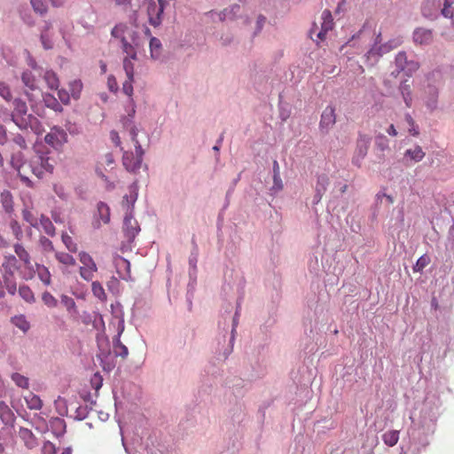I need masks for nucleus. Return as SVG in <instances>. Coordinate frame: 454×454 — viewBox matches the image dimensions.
Instances as JSON below:
<instances>
[{"label":"nucleus","mask_w":454,"mask_h":454,"mask_svg":"<svg viewBox=\"0 0 454 454\" xmlns=\"http://www.w3.org/2000/svg\"><path fill=\"white\" fill-rule=\"evenodd\" d=\"M13 141L16 145H18L20 148L25 149L27 148V143L25 138L21 135H17Z\"/></svg>","instance_id":"e2e57ef3"},{"label":"nucleus","mask_w":454,"mask_h":454,"mask_svg":"<svg viewBox=\"0 0 454 454\" xmlns=\"http://www.w3.org/2000/svg\"><path fill=\"white\" fill-rule=\"evenodd\" d=\"M61 238L64 245L68 249V251H70L71 253L77 252V244L74 242L73 239L68 234L63 233Z\"/></svg>","instance_id":"de8ad7c7"},{"label":"nucleus","mask_w":454,"mask_h":454,"mask_svg":"<svg viewBox=\"0 0 454 454\" xmlns=\"http://www.w3.org/2000/svg\"><path fill=\"white\" fill-rule=\"evenodd\" d=\"M16 291L17 284L13 277V271L12 269H9V271L5 272L3 278H0V298H4L6 292L11 295H14Z\"/></svg>","instance_id":"9d476101"},{"label":"nucleus","mask_w":454,"mask_h":454,"mask_svg":"<svg viewBox=\"0 0 454 454\" xmlns=\"http://www.w3.org/2000/svg\"><path fill=\"white\" fill-rule=\"evenodd\" d=\"M166 6L164 0H147L148 21L153 27H158L162 21V14Z\"/></svg>","instance_id":"423d86ee"},{"label":"nucleus","mask_w":454,"mask_h":454,"mask_svg":"<svg viewBox=\"0 0 454 454\" xmlns=\"http://www.w3.org/2000/svg\"><path fill=\"white\" fill-rule=\"evenodd\" d=\"M98 213L104 223H108L110 221V208L109 207L104 203L99 202L98 204Z\"/></svg>","instance_id":"58836bf2"},{"label":"nucleus","mask_w":454,"mask_h":454,"mask_svg":"<svg viewBox=\"0 0 454 454\" xmlns=\"http://www.w3.org/2000/svg\"><path fill=\"white\" fill-rule=\"evenodd\" d=\"M400 89H401V91H402V94H403V99H404V102H405L406 106L408 107H410L411 105V96L410 85L406 84L405 82H403L401 85Z\"/></svg>","instance_id":"3c124183"},{"label":"nucleus","mask_w":454,"mask_h":454,"mask_svg":"<svg viewBox=\"0 0 454 454\" xmlns=\"http://www.w3.org/2000/svg\"><path fill=\"white\" fill-rule=\"evenodd\" d=\"M10 227H11L13 235L15 236V238L18 240H20L23 236V231H22V229L20 227V223L16 220H12L10 223Z\"/></svg>","instance_id":"603ef678"},{"label":"nucleus","mask_w":454,"mask_h":454,"mask_svg":"<svg viewBox=\"0 0 454 454\" xmlns=\"http://www.w3.org/2000/svg\"><path fill=\"white\" fill-rule=\"evenodd\" d=\"M114 352L117 356L122 358H126L129 355L128 348L121 342L119 336L114 340Z\"/></svg>","instance_id":"f704fd0d"},{"label":"nucleus","mask_w":454,"mask_h":454,"mask_svg":"<svg viewBox=\"0 0 454 454\" xmlns=\"http://www.w3.org/2000/svg\"><path fill=\"white\" fill-rule=\"evenodd\" d=\"M453 4L454 0H444L441 13L444 18L451 19L454 25V12L452 9Z\"/></svg>","instance_id":"4c0bfd02"},{"label":"nucleus","mask_w":454,"mask_h":454,"mask_svg":"<svg viewBox=\"0 0 454 454\" xmlns=\"http://www.w3.org/2000/svg\"><path fill=\"white\" fill-rule=\"evenodd\" d=\"M20 296L27 303L35 301V294L28 286H20L19 288Z\"/></svg>","instance_id":"72a5a7b5"},{"label":"nucleus","mask_w":454,"mask_h":454,"mask_svg":"<svg viewBox=\"0 0 454 454\" xmlns=\"http://www.w3.org/2000/svg\"><path fill=\"white\" fill-rule=\"evenodd\" d=\"M43 78L51 90H57L59 88V81L54 72L46 71Z\"/></svg>","instance_id":"c9c22d12"},{"label":"nucleus","mask_w":454,"mask_h":454,"mask_svg":"<svg viewBox=\"0 0 454 454\" xmlns=\"http://www.w3.org/2000/svg\"><path fill=\"white\" fill-rule=\"evenodd\" d=\"M387 132L388 135L392 136V137H395L397 136V131L395 129V127L394 126V124H391L388 129H387Z\"/></svg>","instance_id":"338daca9"},{"label":"nucleus","mask_w":454,"mask_h":454,"mask_svg":"<svg viewBox=\"0 0 454 454\" xmlns=\"http://www.w3.org/2000/svg\"><path fill=\"white\" fill-rule=\"evenodd\" d=\"M55 257L59 262L65 266H74L76 264L75 259L69 254L65 252H56Z\"/></svg>","instance_id":"2f4dec72"},{"label":"nucleus","mask_w":454,"mask_h":454,"mask_svg":"<svg viewBox=\"0 0 454 454\" xmlns=\"http://www.w3.org/2000/svg\"><path fill=\"white\" fill-rule=\"evenodd\" d=\"M30 3L36 13L43 15L47 12L48 8L45 0H30Z\"/></svg>","instance_id":"79ce46f5"},{"label":"nucleus","mask_w":454,"mask_h":454,"mask_svg":"<svg viewBox=\"0 0 454 454\" xmlns=\"http://www.w3.org/2000/svg\"><path fill=\"white\" fill-rule=\"evenodd\" d=\"M52 29V23L49 20H44L41 28V42L45 50L52 49L53 41L51 38V30Z\"/></svg>","instance_id":"dca6fc26"},{"label":"nucleus","mask_w":454,"mask_h":454,"mask_svg":"<svg viewBox=\"0 0 454 454\" xmlns=\"http://www.w3.org/2000/svg\"><path fill=\"white\" fill-rule=\"evenodd\" d=\"M14 252L23 263V267L20 271V276L25 280H30L35 274V270L32 263L31 256L27 249L20 243L13 246Z\"/></svg>","instance_id":"39448f33"},{"label":"nucleus","mask_w":454,"mask_h":454,"mask_svg":"<svg viewBox=\"0 0 454 454\" xmlns=\"http://www.w3.org/2000/svg\"><path fill=\"white\" fill-rule=\"evenodd\" d=\"M67 135L63 129L54 127L51 129V132L45 136L44 140L48 145L56 147L63 145L67 141Z\"/></svg>","instance_id":"9b49d317"},{"label":"nucleus","mask_w":454,"mask_h":454,"mask_svg":"<svg viewBox=\"0 0 454 454\" xmlns=\"http://www.w3.org/2000/svg\"><path fill=\"white\" fill-rule=\"evenodd\" d=\"M0 97L7 102H10L12 98L10 86L4 82H0Z\"/></svg>","instance_id":"09e8293b"},{"label":"nucleus","mask_w":454,"mask_h":454,"mask_svg":"<svg viewBox=\"0 0 454 454\" xmlns=\"http://www.w3.org/2000/svg\"><path fill=\"white\" fill-rule=\"evenodd\" d=\"M32 174L41 178L45 173H52L55 160L48 154L35 153L31 158Z\"/></svg>","instance_id":"20e7f679"},{"label":"nucleus","mask_w":454,"mask_h":454,"mask_svg":"<svg viewBox=\"0 0 454 454\" xmlns=\"http://www.w3.org/2000/svg\"><path fill=\"white\" fill-rule=\"evenodd\" d=\"M61 302L66 307L67 310L71 316H77L78 310L75 304V301L73 298L67 296V295H62L61 296Z\"/></svg>","instance_id":"c756f323"},{"label":"nucleus","mask_w":454,"mask_h":454,"mask_svg":"<svg viewBox=\"0 0 454 454\" xmlns=\"http://www.w3.org/2000/svg\"><path fill=\"white\" fill-rule=\"evenodd\" d=\"M129 132L130 139L133 141L135 145L136 155H134L132 152H125L122 157V163L128 171L135 173L141 167L144 152L141 145L137 139V129L132 126Z\"/></svg>","instance_id":"7ed1b4c3"},{"label":"nucleus","mask_w":454,"mask_h":454,"mask_svg":"<svg viewBox=\"0 0 454 454\" xmlns=\"http://www.w3.org/2000/svg\"><path fill=\"white\" fill-rule=\"evenodd\" d=\"M321 18L323 20L321 23V29L317 34V37L323 41L325 38L327 32L332 30L333 27V19L332 12L329 10L323 11Z\"/></svg>","instance_id":"f8f14e48"},{"label":"nucleus","mask_w":454,"mask_h":454,"mask_svg":"<svg viewBox=\"0 0 454 454\" xmlns=\"http://www.w3.org/2000/svg\"><path fill=\"white\" fill-rule=\"evenodd\" d=\"M11 165L17 170L20 178L28 182V175L32 174V160L24 161L23 154L21 152L15 153L12 155Z\"/></svg>","instance_id":"0eeeda50"},{"label":"nucleus","mask_w":454,"mask_h":454,"mask_svg":"<svg viewBox=\"0 0 454 454\" xmlns=\"http://www.w3.org/2000/svg\"><path fill=\"white\" fill-rule=\"evenodd\" d=\"M20 437L24 441L26 446L32 449L35 445V437L31 430L21 427L19 431Z\"/></svg>","instance_id":"393cba45"},{"label":"nucleus","mask_w":454,"mask_h":454,"mask_svg":"<svg viewBox=\"0 0 454 454\" xmlns=\"http://www.w3.org/2000/svg\"><path fill=\"white\" fill-rule=\"evenodd\" d=\"M405 121L409 125V133L412 136H418L419 134L418 128L415 125V121L410 114L405 115Z\"/></svg>","instance_id":"5fc2aeb1"},{"label":"nucleus","mask_w":454,"mask_h":454,"mask_svg":"<svg viewBox=\"0 0 454 454\" xmlns=\"http://www.w3.org/2000/svg\"><path fill=\"white\" fill-rule=\"evenodd\" d=\"M413 40L418 44H428L433 40V33L430 29L417 28L413 33Z\"/></svg>","instance_id":"a211bd4d"},{"label":"nucleus","mask_w":454,"mask_h":454,"mask_svg":"<svg viewBox=\"0 0 454 454\" xmlns=\"http://www.w3.org/2000/svg\"><path fill=\"white\" fill-rule=\"evenodd\" d=\"M12 380L20 387L27 388L28 387V379L20 373H13Z\"/></svg>","instance_id":"8fccbe9b"},{"label":"nucleus","mask_w":454,"mask_h":454,"mask_svg":"<svg viewBox=\"0 0 454 454\" xmlns=\"http://www.w3.org/2000/svg\"><path fill=\"white\" fill-rule=\"evenodd\" d=\"M266 21V18L263 15H259L257 18V28L261 30Z\"/></svg>","instance_id":"69168bd1"},{"label":"nucleus","mask_w":454,"mask_h":454,"mask_svg":"<svg viewBox=\"0 0 454 454\" xmlns=\"http://www.w3.org/2000/svg\"><path fill=\"white\" fill-rule=\"evenodd\" d=\"M42 301L48 308H55L58 305V300L49 292L42 294Z\"/></svg>","instance_id":"49530a36"},{"label":"nucleus","mask_w":454,"mask_h":454,"mask_svg":"<svg viewBox=\"0 0 454 454\" xmlns=\"http://www.w3.org/2000/svg\"><path fill=\"white\" fill-rule=\"evenodd\" d=\"M113 37L120 40L122 51L126 54L123 59V68L127 78H134V64L137 59V50L142 46L138 34L136 30L124 23L117 24L111 31Z\"/></svg>","instance_id":"f257e3e1"},{"label":"nucleus","mask_w":454,"mask_h":454,"mask_svg":"<svg viewBox=\"0 0 454 454\" xmlns=\"http://www.w3.org/2000/svg\"><path fill=\"white\" fill-rule=\"evenodd\" d=\"M239 12L240 5L238 4H232L222 12L220 19L223 20L226 19L233 20L238 16Z\"/></svg>","instance_id":"c85d7f7f"},{"label":"nucleus","mask_w":454,"mask_h":454,"mask_svg":"<svg viewBox=\"0 0 454 454\" xmlns=\"http://www.w3.org/2000/svg\"><path fill=\"white\" fill-rule=\"evenodd\" d=\"M150 51L153 59H158L161 54V43L156 37H152L150 40Z\"/></svg>","instance_id":"473e14b6"},{"label":"nucleus","mask_w":454,"mask_h":454,"mask_svg":"<svg viewBox=\"0 0 454 454\" xmlns=\"http://www.w3.org/2000/svg\"><path fill=\"white\" fill-rule=\"evenodd\" d=\"M40 245H41L42 248L43 249V251H45V252H51L54 250L52 242L45 237H42L40 239Z\"/></svg>","instance_id":"4d7b16f0"},{"label":"nucleus","mask_w":454,"mask_h":454,"mask_svg":"<svg viewBox=\"0 0 454 454\" xmlns=\"http://www.w3.org/2000/svg\"><path fill=\"white\" fill-rule=\"evenodd\" d=\"M58 97L62 104L68 105L70 103V95L66 90H59L58 91Z\"/></svg>","instance_id":"bf43d9fd"},{"label":"nucleus","mask_w":454,"mask_h":454,"mask_svg":"<svg viewBox=\"0 0 454 454\" xmlns=\"http://www.w3.org/2000/svg\"><path fill=\"white\" fill-rule=\"evenodd\" d=\"M371 145V137L367 135H359L356 140V145L352 158V163L356 167H361L362 161L366 156Z\"/></svg>","instance_id":"1a4fd4ad"},{"label":"nucleus","mask_w":454,"mask_h":454,"mask_svg":"<svg viewBox=\"0 0 454 454\" xmlns=\"http://www.w3.org/2000/svg\"><path fill=\"white\" fill-rule=\"evenodd\" d=\"M105 160H106V162L108 166H111L112 164H114V158H113V155L108 153L105 156Z\"/></svg>","instance_id":"774afa93"},{"label":"nucleus","mask_w":454,"mask_h":454,"mask_svg":"<svg viewBox=\"0 0 454 454\" xmlns=\"http://www.w3.org/2000/svg\"><path fill=\"white\" fill-rule=\"evenodd\" d=\"M44 105L53 110L56 113H61L63 111V107L58 99L51 94L46 93L43 97Z\"/></svg>","instance_id":"412c9836"},{"label":"nucleus","mask_w":454,"mask_h":454,"mask_svg":"<svg viewBox=\"0 0 454 454\" xmlns=\"http://www.w3.org/2000/svg\"><path fill=\"white\" fill-rule=\"evenodd\" d=\"M426 153L419 145H416L413 148L407 149L404 153V156L408 157L414 162H419L423 160Z\"/></svg>","instance_id":"aec40b11"},{"label":"nucleus","mask_w":454,"mask_h":454,"mask_svg":"<svg viewBox=\"0 0 454 454\" xmlns=\"http://www.w3.org/2000/svg\"><path fill=\"white\" fill-rule=\"evenodd\" d=\"M13 325L19 328L22 333H26L30 329V323L24 315H17L11 318Z\"/></svg>","instance_id":"5701e85b"},{"label":"nucleus","mask_w":454,"mask_h":454,"mask_svg":"<svg viewBox=\"0 0 454 454\" xmlns=\"http://www.w3.org/2000/svg\"><path fill=\"white\" fill-rule=\"evenodd\" d=\"M329 184V179L326 176L323 175L318 176L317 185H316V195L315 198L317 202H318L325 192L326 191V187Z\"/></svg>","instance_id":"4be33fe9"},{"label":"nucleus","mask_w":454,"mask_h":454,"mask_svg":"<svg viewBox=\"0 0 454 454\" xmlns=\"http://www.w3.org/2000/svg\"><path fill=\"white\" fill-rule=\"evenodd\" d=\"M21 80L24 85L30 90H35L37 87L36 79L30 71H25L22 73Z\"/></svg>","instance_id":"cd10ccee"},{"label":"nucleus","mask_w":454,"mask_h":454,"mask_svg":"<svg viewBox=\"0 0 454 454\" xmlns=\"http://www.w3.org/2000/svg\"><path fill=\"white\" fill-rule=\"evenodd\" d=\"M382 440L384 443L388 447H394L399 441V431L398 430H389L387 431L382 435Z\"/></svg>","instance_id":"a878e982"},{"label":"nucleus","mask_w":454,"mask_h":454,"mask_svg":"<svg viewBox=\"0 0 454 454\" xmlns=\"http://www.w3.org/2000/svg\"><path fill=\"white\" fill-rule=\"evenodd\" d=\"M395 64L401 70H403L407 64V56L405 52H399L395 57Z\"/></svg>","instance_id":"6e6d98bb"},{"label":"nucleus","mask_w":454,"mask_h":454,"mask_svg":"<svg viewBox=\"0 0 454 454\" xmlns=\"http://www.w3.org/2000/svg\"><path fill=\"white\" fill-rule=\"evenodd\" d=\"M431 260L430 257L427 254L420 256L416 264L413 267V270L417 272H421L429 263Z\"/></svg>","instance_id":"c03bdc74"},{"label":"nucleus","mask_w":454,"mask_h":454,"mask_svg":"<svg viewBox=\"0 0 454 454\" xmlns=\"http://www.w3.org/2000/svg\"><path fill=\"white\" fill-rule=\"evenodd\" d=\"M3 266L5 268V272H8L9 269H12L13 273L15 271L20 273V270L22 269L19 266V260L17 257L12 254L5 256V262L3 264Z\"/></svg>","instance_id":"7c9ffc66"},{"label":"nucleus","mask_w":454,"mask_h":454,"mask_svg":"<svg viewBox=\"0 0 454 454\" xmlns=\"http://www.w3.org/2000/svg\"><path fill=\"white\" fill-rule=\"evenodd\" d=\"M0 419L5 425H12L15 420L14 413L3 401H0Z\"/></svg>","instance_id":"6ab92c4d"},{"label":"nucleus","mask_w":454,"mask_h":454,"mask_svg":"<svg viewBox=\"0 0 454 454\" xmlns=\"http://www.w3.org/2000/svg\"><path fill=\"white\" fill-rule=\"evenodd\" d=\"M71 95L74 99H78L82 90V82L80 80H74L69 84Z\"/></svg>","instance_id":"37998d69"},{"label":"nucleus","mask_w":454,"mask_h":454,"mask_svg":"<svg viewBox=\"0 0 454 454\" xmlns=\"http://www.w3.org/2000/svg\"><path fill=\"white\" fill-rule=\"evenodd\" d=\"M123 229L129 239H133L138 233L140 229L132 214H125Z\"/></svg>","instance_id":"4468645a"},{"label":"nucleus","mask_w":454,"mask_h":454,"mask_svg":"<svg viewBox=\"0 0 454 454\" xmlns=\"http://www.w3.org/2000/svg\"><path fill=\"white\" fill-rule=\"evenodd\" d=\"M137 184L134 183L129 187V195H125L121 201V207L123 210H125V214H132L134 204L137 200Z\"/></svg>","instance_id":"ddd939ff"},{"label":"nucleus","mask_w":454,"mask_h":454,"mask_svg":"<svg viewBox=\"0 0 454 454\" xmlns=\"http://www.w3.org/2000/svg\"><path fill=\"white\" fill-rule=\"evenodd\" d=\"M107 87L108 89L113 91L116 92L118 90V82L116 81V78L114 75H109L107 78Z\"/></svg>","instance_id":"052dcab7"},{"label":"nucleus","mask_w":454,"mask_h":454,"mask_svg":"<svg viewBox=\"0 0 454 454\" xmlns=\"http://www.w3.org/2000/svg\"><path fill=\"white\" fill-rule=\"evenodd\" d=\"M91 289L93 294L98 298L100 301H106V294L105 293V289L101 286V284L98 281L92 282Z\"/></svg>","instance_id":"a19ab883"},{"label":"nucleus","mask_w":454,"mask_h":454,"mask_svg":"<svg viewBox=\"0 0 454 454\" xmlns=\"http://www.w3.org/2000/svg\"><path fill=\"white\" fill-rule=\"evenodd\" d=\"M40 223L46 234L50 236L55 235V227L48 217L42 215L40 219Z\"/></svg>","instance_id":"ea45409f"},{"label":"nucleus","mask_w":454,"mask_h":454,"mask_svg":"<svg viewBox=\"0 0 454 454\" xmlns=\"http://www.w3.org/2000/svg\"><path fill=\"white\" fill-rule=\"evenodd\" d=\"M23 218L32 226H35L38 222L37 214H35L31 209L25 208L22 211Z\"/></svg>","instance_id":"a18cd8bd"},{"label":"nucleus","mask_w":454,"mask_h":454,"mask_svg":"<svg viewBox=\"0 0 454 454\" xmlns=\"http://www.w3.org/2000/svg\"><path fill=\"white\" fill-rule=\"evenodd\" d=\"M13 110L12 112V121L20 129H31L35 133H41L43 129L38 119L31 114H28L27 106L20 98H15L12 102Z\"/></svg>","instance_id":"f03ea898"},{"label":"nucleus","mask_w":454,"mask_h":454,"mask_svg":"<svg viewBox=\"0 0 454 454\" xmlns=\"http://www.w3.org/2000/svg\"><path fill=\"white\" fill-rule=\"evenodd\" d=\"M56 453V447L55 445L51 442H46L43 443L42 448V454H55Z\"/></svg>","instance_id":"13d9d810"},{"label":"nucleus","mask_w":454,"mask_h":454,"mask_svg":"<svg viewBox=\"0 0 454 454\" xmlns=\"http://www.w3.org/2000/svg\"><path fill=\"white\" fill-rule=\"evenodd\" d=\"M134 82V78L133 79H129L127 81L124 82V83L122 84V91L124 94H126L131 102H133V99H132V94H133V83Z\"/></svg>","instance_id":"864d4df0"},{"label":"nucleus","mask_w":454,"mask_h":454,"mask_svg":"<svg viewBox=\"0 0 454 454\" xmlns=\"http://www.w3.org/2000/svg\"><path fill=\"white\" fill-rule=\"evenodd\" d=\"M7 141L6 130L3 125L0 124V144L4 145Z\"/></svg>","instance_id":"0e129e2a"},{"label":"nucleus","mask_w":454,"mask_h":454,"mask_svg":"<svg viewBox=\"0 0 454 454\" xmlns=\"http://www.w3.org/2000/svg\"><path fill=\"white\" fill-rule=\"evenodd\" d=\"M114 263L119 278L126 281L130 279L131 277L129 262L121 256H118L115 258Z\"/></svg>","instance_id":"2eb2a0df"},{"label":"nucleus","mask_w":454,"mask_h":454,"mask_svg":"<svg viewBox=\"0 0 454 454\" xmlns=\"http://www.w3.org/2000/svg\"><path fill=\"white\" fill-rule=\"evenodd\" d=\"M1 203L7 214L13 212V197L9 191H4L1 193Z\"/></svg>","instance_id":"b1692460"},{"label":"nucleus","mask_w":454,"mask_h":454,"mask_svg":"<svg viewBox=\"0 0 454 454\" xmlns=\"http://www.w3.org/2000/svg\"><path fill=\"white\" fill-rule=\"evenodd\" d=\"M27 405L31 410H40L43 406V402L40 397L34 393H28L25 396Z\"/></svg>","instance_id":"bb28decb"},{"label":"nucleus","mask_w":454,"mask_h":454,"mask_svg":"<svg viewBox=\"0 0 454 454\" xmlns=\"http://www.w3.org/2000/svg\"><path fill=\"white\" fill-rule=\"evenodd\" d=\"M79 260L82 263L79 270L81 278L86 281L92 280L98 270V267L93 258L88 253L81 252L79 254Z\"/></svg>","instance_id":"6e6552de"},{"label":"nucleus","mask_w":454,"mask_h":454,"mask_svg":"<svg viewBox=\"0 0 454 454\" xmlns=\"http://www.w3.org/2000/svg\"><path fill=\"white\" fill-rule=\"evenodd\" d=\"M376 145L378 148H380L381 151H384L386 148H387V139L384 136H379L376 138Z\"/></svg>","instance_id":"680f3d73"},{"label":"nucleus","mask_w":454,"mask_h":454,"mask_svg":"<svg viewBox=\"0 0 454 454\" xmlns=\"http://www.w3.org/2000/svg\"><path fill=\"white\" fill-rule=\"evenodd\" d=\"M35 266L38 277L41 279V281L44 285L49 286L51 284V273L48 268L40 264H35Z\"/></svg>","instance_id":"e433bc0d"},{"label":"nucleus","mask_w":454,"mask_h":454,"mask_svg":"<svg viewBox=\"0 0 454 454\" xmlns=\"http://www.w3.org/2000/svg\"><path fill=\"white\" fill-rule=\"evenodd\" d=\"M335 121L336 117L334 108L333 106H327L321 115L320 127L322 129H329L330 127L333 126Z\"/></svg>","instance_id":"f3484780"}]
</instances>
